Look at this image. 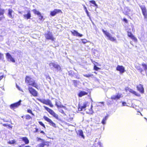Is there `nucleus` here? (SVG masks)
Returning a JSON list of instances; mask_svg holds the SVG:
<instances>
[{"label":"nucleus","mask_w":147,"mask_h":147,"mask_svg":"<svg viewBox=\"0 0 147 147\" xmlns=\"http://www.w3.org/2000/svg\"><path fill=\"white\" fill-rule=\"evenodd\" d=\"M49 65L51 69L54 68L57 71H61V67L56 63H49Z\"/></svg>","instance_id":"7ed1b4c3"},{"label":"nucleus","mask_w":147,"mask_h":147,"mask_svg":"<svg viewBox=\"0 0 147 147\" xmlns=\"http://www.w3.org/2000/svg\"><path fill=\"white\" fill-rule=\"evenodd\" d=\"M3 56V55L0 53V59L1 58L2 56Z\"/></svg>","instance_id":"6e6d98bb"},{"label":"nucleus","mask_w":147,"mask_h":147,"mask_svg":"<svg viewBox=\"0 0 147 147\" xmlns=\"http://www.w3.org/2000/svg\"><path fill=\"white\" fill-rule=\"evenodd\" d=\"M122 104L123 105V106H127L126 105V103L125 102H122Z\"/></svg>","instance_id":"a18cd8bd"},{"label":"nucleus","mask_w":147,"mask_h":147,"mask_svg":"<svg viewBox=\"0 0 147 147\" xmlns=\"http://www.w3.org/2000/svg\"><path fill=\"white\" fill-rule=\"evenodd\" d=\"M142 65L144 70L147 71V65L145 63H142Z\"/></svg>","instance_id":"cd10ccee"},{"label":"nucleus","mask_w":147,"mask_h":147,"mask_svg":"<svg viewBox=\"0 0 147 147\" xmlns=\"http://www.w3.org/2000/svg\"><path fill=\"white\" fill-rule=\"evenodd\" d=\"M83 75L84 76L87 78L92 77L93 76V74H83Z\"/></svg>","instance_id":"393cba45"},{"label":"nucleus","mask_w":147,"mask_h":147,"mask_svg":"<svg viewBox=\"0 0 147 147\" xmlns=\"http://www.w3.org/2000/svg\"><path fill=\"white\" fill-rule=\"evenodd\" d=\"M33 11L35 14L37 15L38 16L40 15V14H41L40 12L36 9H33Z\"/></svg>","instance_id":"bb28decb"},{"label":"nucleus","mask_w":147,"mask_h":147,"mask_svg":"<svg viewBox=\"0 0 147 147\" xmlns=\"http://www.w3.org/2000/svg\"><path fill=\"white\" fill-rule=\"evenodd\" d=\"M39 16V19L40 20H42L43 19V16H42L41 14H40V15Z\"/></svg>","instance_id":"58836bf2"},{"label":"nucleus","mask_w":147,"mask_h":147,"mask_svg":"<svg viewBox=\"0 0 147 147\" xmlns=\"http://www.w3.org/2000/svg\"><path fill=\"white\" fill-rule=\"evenodd\" d=\"M90 2L92 4H94L96 3L95 1L94 0H92L90 1Z\"/></svg>","instance_id":"79ce46f5"},{"label":"nucleus","mask_w":147,"mask_h":147,"mask_svg":"<svg viewBox=\"0 0 147 147\" xmlns=\"http://www.w3.org/2000/svg\"><path fill=\"white\" fill-rule=\"evenodd\" d=\"M43 119L49 123L50 125L54 127H56V124L50 119L46 116H43Z\"/></svg>","instance_id":"0eeeda50"},{"label":"nucleus","mask_w":147,"mask_h":147,"mask_svg":"<svg viewBox=\"0 0 147 147\" xmlns=\"http://www.w3.org/2000/svg\"><path fill=\"white\" fill-rule=\"evenodd\" d=\"M140 7L142 10L143 15L145 18H146L147 16V11L145 6L143 5L140 6Z\"/></svg>","instance_id":"9b49d317"},{"label":"nucleus","mask_w":147,"mask_h":147,"mask_svg":"<svg viewBox=\"0 0 147 147\" xmlns=\"http://www.w3.org/2000/svg\"><path fill=\"white\" fill-rule=\"evenodd\" d=\"M38 123L40 125L44 127L45 128L44 124L42 123V122L41 121H39Z\"/></svg>","instance_id":"e433bc0d"},{"label":"nucleus","mask_w":147,"mask_h":147,"mask_svg":"<svg viewBox=\"0 0 147 147\" xmlns=\"http://www.w3.org/2000/svg\"><path fill=\"white\" fill-rule=\"evenodd\" d=\"M136 67V68L138 69V70H139L140 71V72H141L143 71V70L142 69V68H141L140 66H138Z\"/></svg>","instance_id":"473e14b6"},{"label":"nucleus","mask_w":147,"mask_h":147,"mask_svg":"<svg viewBox=\"0 0 147 147\" xmlns=\"http://www.w3.org/2000/svg\"><path fill=\"white\" fill-rule=\"evenodd\" d=\"M108 116H106L105 117L103 118L102 120V121L101 123L103 124H105L106 123V121L108 119Z\"/></svg>","instance_id":"4be33fe9"},{"label":"nucleus","mask_w":147,"mask_h":147,"mask_svg":"<svg viewBox=\"0 0 147 147\" xmlns=\"http://www.w3.org/2000/svg\"><path fill=\"white\" fill-rule=\"evenodd\" d=\"M72 33L75 36L81 37L82 36V34H80L79 33L75 30H74V31L72 32Z\"/></svg>","instance_id":"aec40b11"},{"label":"nucleus","mask_w":147,"mask_h":147,"mask_svg":"<svg viewBox=\"0 0 147 147\" xmlns=\"http://www.w3.org/2000/svg\"><path fill=\"white\" fill-rule=\"evenodd\" d=\"M24 18H26L27 19H30L31 17V14L30 13V11H28L27 14L24 15Z\"/></svg>","instance_id":"a211bd4d"},{"label":"nucleus","mask_w":147,"mask_h":147,"mask_svg":"<svg viewBox=\"0 0 147 147\" xmlns=\"http://www.w3.org/2000/svg\"><path fill=\"white\" fill-rule=\"evenodd\" d=\"M127 35L128 36L131 38L132 39L134 40L135 41H136L137 39L133 35L131 32H128Z\"/></svg>","instance_id":"f3484780"},{"label":"nucleus","mask_w":147,"mask_h":147,"mask_svg":"<svg viewBox=\"0 0 147 147\" xmlns=\"http://www.w3.org/2000/svg\"><path fill=\"white\" fill-rule=\"evenodd\" d=\"M39 147H44V144L43 142L42 143H41L38 145Z\"/></svg>","instance_id":"4c0bfd02"},{"label":"nucleus","mask_w":147,"mask_h":147,"mask_svg":"<svg viewBox=\"0 0 147 147\" xmlns=\"http://www.w3.org/2000/svg\"><path fill=\"white\" fill-rule=\"evenodd\" d=\"M76 78H77L78 79H80V78L79 76H76Z\"/></svg>","instance_id":"13d9d810"},{"label":"nucleus","mask_w":147,"mask_h":147,"mask_svg":"<svg viewBox=\"0 0 147 147\" xmlns=\"http://www.w3.org/2000/svg\"><path fill=\"white\" fill-rule=\"evenodd\" d=\"M82 42L84 43H86L87 42V40L85 39H83L82 40Z\"/></svg>","instance_id":"c03bdc74"},{"label":"nucleus","mask_w":147,"mask_h":147,"mask_svg":"<svg viewBox=\"0 0 147 147\" xmlns=\"http://www.w3.org/2000/svg\"><path fill=\"white\" fill-rule=\"evenodd\" d=\"M5 11L4 9L1 8L0 7V16H2L3 17Z\"/></svg>","instance_id":"b1692460"},{"label":"nucleus","mask_w":147,"mask_h":147,"mask_svg":"<svg viewBox=\"0 0 147 147\" xmlns=\"http://www.w3.org/2000/svg\"><path fill=\"white\" fill-rule=\"evenodd\" d=\"M78 110L79 111H81L84 110L81 107L79 106L78 108Z\"/></svg>","instance_id":"ea45409f"},{"label":"nucleus","mask_w":147,"mask_h":147,"mask_svg":"<svg viewBox=\"0 0 147 147\" xmlns=\"http://www.w3.org/2000/svg\"><path fill=\"white\" fill-rule=\"evenodd\" d=\"M2 18V17H0V20H1Z\"/></svg>","instance_id":"680f3d73"},{"label":"nucleus","mask_w":147,"mask_h":147,"mask_svg":"<svg viewBox=\"0 0 147 147\" xmlns=\"http://www.w3.org/2000/svg\"><path fill=\"white\" fill-rule=\"evenodd\" d=\"M6 58L8 61H11L13 63L15 62V60L13 58L10 54L8 53H6Z\"/></svg>","instance_id":"9d476101"},{"label":"nucleus","mask_w":147,"mask_h":147,"mask_svg":"<svg viewBox=\"0 0 147 147\" xmlns=\"http://www.w3.org/2000/svg\"><path fill=\"white\" fill-rule=\"evenodd\" d=\"M8 13L7 14V15L8 17L11 18H13V16L12 15V13H14V11L12 10V9H9L8 10Z\"/></svg>","instance_id":"2eb2a0df"},{"label":"nucleus","mask_w":147,"mask_h":147,"mask_svg":"<svg viewBox=\"0 0 147 147\" xmlns=\"http://www.w3.org/2000/svg\"><path fill=\"white\" fill-rule=\"evenodd\" d=\"M16 142L14 140H12L9 141V143L10 144H13L15 143Z\"/></svg>","instance_id":"f704fd0d"},{"label":"nucleus","mask_w":147,"mask_h":147,"mask_svg":"<svg viewBox=\"0 0 147 147\" xmlns=\"http://www.w3.org/2000/svg\"><path fill=\"white\" fill-rule=\"evenodd\" d=\"M27 112L28 113H30V114H31L32 115L34 116V114L32 113V111L30 109H28L27 110Z\"/></svg>","instance_id":"72a5a7b5"},{"label":"nucleus","mask_w":147,"mask_h":147,"mask_svg":"<svg viewBox=\"0 0 147 147\" xmlns=\"http://www.w3.org/2000/svg\"><path fill=\"white\" fill-rule=\"evenodd\" d=\"M78 134L80 136H81L82 137H84V136L83 135V132L82 130H79L78 131Z\"/></svg>","instance_id":"c85d7f7f"},{"label":"nucleus","mask_w":147,"mask_h":147,"mask_svg":"<svg viewBox=\"0 0 147 147\" xmlns=\"http://www.w3.org/2000/svg\"><path fill=\"white\" fill-rule=\"evenodd\" d=\"M61 11V10L59 9H55L53 11H51L50 14L52 16H54L56 13L60 12Z\"/></svg>","instance_id":"dca6fc26"},{"label":"nucleus","mask_w":147,"mask_h":147,"mask_svg":"<svg viewBox=\"0 0 147 147\" xmlns=\"http://www.w3.org/2000/svg\"><path fill=\"white\" fill-rule=\"evenodd\" d=\"M3 125L5 127L8 126L9 127L11 128H12V126L10 125H9L8 124H3Z\"/></svg>","instance_id":"2f4dec72"},{"label":"nucleus","mask_w":147,"mask_h":147,"mask_svg":"<svg viewBox=\"0 0 147 147\" xmlns=\"http://www.w3.org/2000/svg\"><path fill=\"white\" fill-rule=\"evenodd\" d=\"M44 144V146H49V142H43Z\"/></svg>","instance_id":"c9c22d12"},{"label":"nucleus","mask_w":147,"mask_h":147,"mask_svg":"<svg viewBox=\"0 0 147 147\" xmlns=\"http://www.w3.org/2000/svg\"><path fill=\"white\" fill-rule=\"evenodd\" d=\"M40 133H42V134H45V133L43 131H40Z\"/></svg>","instance_id":"4d7b16f0"},{"label":"nucleus","mask_w":147,"mask_h":147,"mask_svg":"<svg viewBox=\"0 0 147 147\" xmlns=\"http://www.w3.org/2000/svg\"><path fill=\"white\" fill-rule=\"evenodd\" d=\"M129 91L130 92L132 93L133 94H135V95H137L136 92L134 91L132 89H130L129 90Z\"/></svg>","instance_id":"c756f323"},{"label":"nucleus","mask_w":147,"mask_h":147,"mask_svg":"<svg viewBox=\"0 0 147 147\" xmlns=\"http://www.w3.org/2000/svg\"><path fill=\"white\" fill-rule=\"evenodd\" d=\"M130 11V10L129 7H125L123 13L125 15H127Z\"/></svg>","instance_id":"6ab92c4d"},{"label":"nucleus","mask_w":147,"mask_h":147,"mask_svg":"<svg viewBox=\"0 0 147 147\" xmlns=\"http://www.w3.org/2000/svg\"><path fill=\"white\" fill-rule=\"evenodd\" d=\"M28 90L30 93L34 96H37L38 95V92L34 89L32 87H29Z\"/></svg>","instance_id":"423d86ee"},{"label":"nucleus","mask_w":147,"mask_h":147,"mask_svg":"<svg viewBox=\"0 0 147 147\" xmlns=\"http://www.w3.org/2000/svg\"><path fill=\"white\" fill-rule=\"evenodd\" d=\"M116 70L122 73H124L125 71V68L122 66L118 65L116 67Z\"/></svg>","instance_id":"f8f14e48"},{"label":"nucleus","mask_w":147,"mask_h":147,"mask_svg":"<svg viewBox=\"0 0 147 147\" xmlns=\"http://www.w3.org/2000/svg\"><path fill=\"white\" fill-rule=\"evenodd\" d=\"M38 100L40 102L46 105H49L51 107H53V105L51 101L49 99L45 100V99H39Z\"/></svg>","instance_id":"39448f33"},{"label":"nucleus","mask_w":147,"mask_h":147,"mask_svg":"<svg viewBox=\"0 0 147 147\" xmlns=\"http://www.w3.org/2000/svg\"><path fill=\"white\" fill-rule=\"evenodd\" d=\"M92 105H91V108H92Z\"/></svg>","instance_id":"69168bd1"},{"label":"nucleus","mask_w":147,"mask_h":147,"mask_svg":"<svg viewBox=\"0 0 147 147\" xmlns=\"http://www.w3.org/2000/svg\"><path fill=\"white\" fill-rule=\"evenodd\" d=\"M43 107L50 114L53 116L55 118L59 120H61V119L59 117L58 115L55 113L53 110L45 106H44Z\"/></svg>","instance_id":"f03ea898"},{"label":"nucleus","mask_w":147,"mask_h":147,"mask_svg":"<svg viewBox=\"0 0 147 147\" xmlns=\"http://www.w3.org/2000/svg\"><path fill=\"white\" fill-rule=\"evenodd\" d=\"M24 144H22L21 145L19 146V147H30L28 146H26L25 147H24Z\"/></svg>","instance_id":"de8ad7c7"},{"label":"nucleus","mask_w":147,"mask_h":147,"mask_svg":"<svg viewBox=\"0 0 147 147\" xmlns=\"http://www.w3.org/2000/svg\"><path fill=\"white\" fill-rule=\"evenodd\" d=\"M19 13H21L20 12Z\"/></svg>","instance_id":"338daca9"},{"label":"nucleus","mask_w":147,"mask_h":147,"mask_svg":"<svg viewBox=\"0 0 147 147\" xmlns=\"http://www.w3.org/2000/svg\"><path fill=\"white\" fill-rule=\"evenodd\" d=\"M22 140L26 144H27L29 143V140L26 137H23Z\"/></svg>","instance_id":"5701e85b"},{"label":"nucleus","mask_w":147,"mask_h":147,"mask_svg":"<svg viewBox=\"0 0 147 147\" xmlns=\"http://www.w3.org/2000/svg\"><path fill=\"white\" fill-rule=\"evenodd\" d=\"M123 21H124L126 23H127V20L126 19H125V18H124V19H123Z\"/></svg>","instance_id":"3c124183"},{"label":"nucleus","mask_w":147,"mask_h":147,"mask_svg":"<svg viewBox=\"0 0 147 147\" xmlns=\"http://www.w3.org/2000/svg\"><path fill=\"white\" fill-rule=\"evenodd\" d=\"M26 119L27 120H29L30 119H32V117L29 115H27L26 116Z\"/></svg>","instance_id":"7c9ffc66"},{"label":"nucleus","mask_w":147,"mask_h":147,"mask_svg":"<svg viewBox=\"0 0 147 147\" xmlns=\"http://www.w3.org/2000/svg\"><path fill=\"white\" fill-rule=\"evenodd\" d=\"M123 95L121 93H118L116 95H113L111 97L112 100H117L119 99L120 98L123 97Z\"/></svg>","instance_id":"1a4fd4ad"},{"label":"nucleus","mask_w":147,"mask_h":147,"mask_svg":"<svg viewBox=\"0 0 147 147\" xmlns=\"http://www.w3.org/2000/svg\"><path fill=\"white\" fill-rule=\"evenodd\" d=\"M137 88L138 90L142 93H144V89L143 86L141 84H139L138 85Z\"/></svg>","instance_id":"ddd939ff"},{"label":"nucleus","mask_w":147,"mask_h":147,"mask_svg":"<svg viewBox=\"0 0 147 147\" xmlns=\"http://www.w3.org/2000/svg\"><path fill=\"white\" fill-rule=\"evenodd\" d=\"M83 6L84 8V9L85 10V11H87V9L86 7L84 5H83Z\"/></svg>","instance_id":"8fccbe9b"},{"label":"nucleus","mask_w":147,"mask_h":147,"mask_svg":"<svg viewBox=\"0 0 147 147\" xmlns=\"http://www.w3.org/2000/svg\"><path fill=\"white\" fill-rule=\"evenodd\" d=\"M38 129H37V128H36V131H35V132H37L38 131Z\"/></svg>","instance_id":"bf43d9fd"},{"label":"nucleus","mask_w":147,"mask_h":147,"mask_svg":"<svg viewBox=\"0 0 147 147\" xmlns=\"http://www.w3.org/2000/svg\"><path fill=\"white\" fill-rule=\"evenodd\" d=\"M86 13L87 14V16L88 17H90V15L89 14V12H88V10L87 11H86Z\"/></svg>","instance_id":"09e8293b"},{"label":"nucleus","mask_w":147,"mask_h":147,"mask_svg":"<svg viewBox=\"0 0 147 147\" xmlns=\"http://www.w3.org/2000/svg\"><path fill=\"white\" fill-rule=\"evenodd\" d=\"M56 105H57V107H63V106H62L61 105L60 106V105H58L57 104V102H56Z\"/></svg>","instance_id":"37998d69"},{"label":"nucleus","mask_w":147,"mask_h":147,"mask_svg":"<svg viewBox=\"0 0 147 147\" xmlns=\"http://www.w3.org/2000/svg\"><path fill=\"white\" fill-rule=\"evenodd\" d=\"M25 82L29 85H30L36 88H38V84L35 82L34 80L30 76H27L25 78Z\"/></svg>","instance_id":"f257e3e1"},{"label":"nucleus","mask_w":147,"mask_h":147,"mask_svg":"<svg viewBox=\"0 0 147 147\" xmlns=\"http://www.w3.org/2000/svg\"><path fill=\"white\" fill-rule=\"evenodd\" d=\"M22 117V118H23V117H24V116H22V117Z\"/></svg>","instance_id":"0e129e2a"},{"label":"nucleus","mask_w":147,"mask_h":147,"mask_svg":"<svg viewBox=\"0 0 147 147\" xmlns=\"http://www.w3.org/2000/svg\"><path fill=\"white\" fill-rule=\"evenodd\" d=\"M87 94V93L84 91H81L78 94V96L80 97H81L82 96L86 95Z\"/></svg>","instance_id":"412c9836"},{"label":"nucleus","mask_w":147,"mask_h":147,"mask_svg":"<svg viewBox=\"0 0 147 147\" xmlns=\"http://www.w3.org/2000/svg\"><path fill=\"white\" fill-rule=\"evenodd\" d=\"M94 5L95 6H96V8H98V5L96 3H95V4L94 3Z\"/></svg>","instance_id":"603ef678"},{"label":"nucleus","mask_w":147,"mask_h":147,"mask_svg":"<svg viewBox=\"0 0 147 147\" xmlns=\"http://www.w3.org/2000/svg\"><path fill=\"white\" fill-rule=\"evenodd\" d=\"M45 35L47 39L51 40L52 41L54 40V38L52 33L50 32H49L45 34Z\"/></svg>","instance_id":"6e6552de"},{"label":"nucleus","mask_w":147,"mask_h":147,"mask_svg":"<svg viewBox=\"0 0 147 147\" xmlns=\"http://www.w3.org/2000/svg\"><path fill=\"white\" fill-rule=\"evenodd\" d=\"M102 31L104 34L108 37V39L111 41H114L116 40V38L113 37L111 34L107 31L103 29H102Z\"/></svg>","instance_id":"20e7f679"},{"label":"nucleus","mask_w":147,"mask_h":147,"mask_svg":"<svg viewBox=\"0 0 147 147\" xmlns=\"http://www.w3.org/2000/svg\"><path fill=\"white\" fill-rule=\"evenodd\" d=\"M60 112L62 113H64V111L62 110H60Z\"/></svg>","instance_id":"864d4df0"},{"label":"nucleus","mask_w":147,"mask_h":147,"mask_svg":"<svg viewBox=\"0 0 147 147\" xmlns=\"http://www.w3.org/2000/svg\"><path fill=\"white\" fill-rule=\"evenodd\" d=\"M98 144L100 146V147H102L101 145H102V143L101 142H99L98 143Z\"/></svg>","instance_id":"49530a36"},{"label":"nucleus","mask_w":147,"mask_h":147,"mask_svg":"<svg viewBox=\"0 0 147 147\" xmlns=\"http://www.w3.org/2000/svg\"><path fill=\"white\" fill-rule=\"evenodd\" d=\"M17 88H18V89L19 90H20V88H19L18 86L17 85Z\"/></svg>","instance_id":"052dcab7"},{"label":"nucleus","mask_w":147,"mask_h":147,"mask_svg":"<svg viewBox=\"0 0 147 147\" xmlns=\"http://www.w3.org/2000/svg\"><path fill=\"white\" fill-rule=\"evenodd\" d=\"M21 100H20L18 102L16 103L11 104L10 105V107L11 109H12L14 107H17L20 105V104Z\"/></svg>","instance_id":"4468645a"},{"label":"nucleus","mask_w":147,"mask_h":147,"mask_svg":"<svg viewBox=\"0 0 147 147\" xmlns=\"http://www.w3.org/2000/svg\"><path fill=\"white\" fill-rule=\"evenodd\" d=\"M101 103L102 104H104V102H101Z\"/></svg>","instance_id":"e2e57ef3"},{"label":"nucleus","mask_w":147,"mask_h":147,"mask_svg":"<svg viewBox=\"0 0 147 147\" xmlns=\"http://www.w3.org/2000/svg\"><path fill=\"white\" fill-rule=\"evenodd\" d=\"M94 69L96 70H98L99 69V68L97 67L95 65L94 67Z\"/></svg>","instance_id":"a19ab883"},{"label":"nucleus","mask_w":147,"mask_h":147,"mask_svg":"<svg viewBox=\"0 0 147 147\" xmlns=\"http://www.w3.org/2000/svg\"><path fill=\"white\" fill-rule=\"evenodd\" d=\"M87 105V103H86V102H85L83 103V105L82 106H81L82 107V108L84 111H85L86 110L85 108L86 107Z\"/></svg>","instance_id":"a878e982"},{"label":"nucleus","mask_w":147,"mask_h":147,"mask_svg":"<svg viewBox=\"0 0 147 147\" xmlns=\"http://www.w3.org/2000/svg\"><path fill=\"white\" fill-rule=\"evenodd\" d=\"M3 121L4 122H9V121L8 120H5L4 119H3Z\"/></svg>","instance_id":"5fc2aeb1"}]
</instances>
